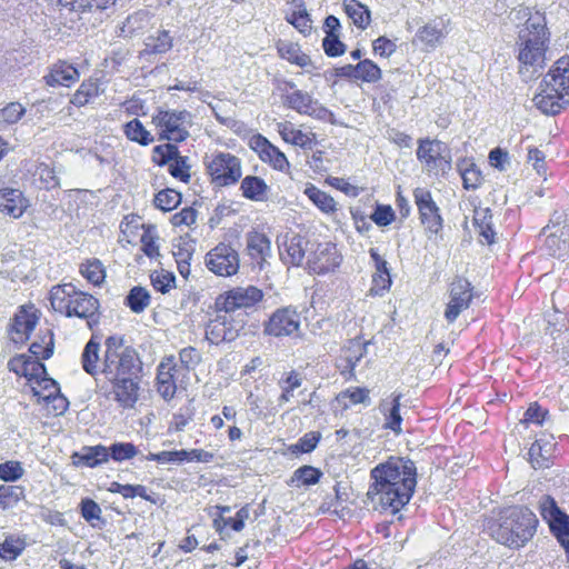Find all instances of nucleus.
Segmentation results:
<instances>
[{"label": "nucleus", "instance_id": "59", "mask_svg": "<svg viewBox=\"0 0 569 569\" xmlns=\"http://www.w3.org/2000/svg\"><path fill=\"white\" fill-rule=\"evenodd\" d=\"M302 383L301 378L295 371H291L286 380L280 383L282 392L278 399L279 406L288 402L293 397L295 389L299 388Z\"/></svg>", "mask_w": 569, "mask_h": 569}, {"label": "nucleus", "instance_id": "39", "mask_svg": "<svg viewBox=\"0 0 569 569\" xmlns=\"http://www.w3.org/2000/svg\"><path fill=\"white\" fill-rule=\"evenodd\" d=\"M81 276L93 286H101L106 279V270L99 259H89L80 264Z\"/></svg>", "mask_w": 569, "mask_h": 569}, {"label": "nucleus", "instance_id": "3", "mask_svg": "<svg viewBox=\"0 0 569 569\" xmlns=\"http://www.w3.org/2000/svg\"><path fill=\"white\" fill-rule=\"evenodd\" d=\"M371 483L367 496L383 510L396 513L413 496L417 486V467L407 458L390 457L370 471Z\"/></svg>", "mask_w": 569, "mask_h": 569}, {"label": "nucleus", "instance_id": "6", "mask_svg": "<svg viewBox=\"0 0 569 569\" xmlns=\"http://www.w3.org/2000/svg\"><path fill=\"white\" fill-rule=\"evenodd\" d=\"M152 123L159 129L158 140L178 143L189 137L192 114L187 110L158 108L157 112L152 116Z\"/></svg>", "mask_w": 569, "mask_h": 569}, {"label": "nucleus", "instance_id": "23", "mask_svg": "<svg viewBox=\"0 0 569 569\" xmlns=\"http://www.w3.org/2000/svg\"><path fill=\"white\" fill-rule=\"evenodd\" d=\"M28 200L22 192L13 188L0 190V212L13 218H19L28 208Z\"/></svg>", "mask_w": 569, "mask_h": 569}, {"label": "nucleus", "instance_id": "35", "mask_svg": "<svg viewBox=\"0 0 569 569\" xmlns=\"http://www.w3.org/2000/svg\"><path fill=\"white\" fill-rule=\"evenodd\" d=\"M401 398H402L401 393H393L389 408H387L386 402H382L380 405V409L386 417L385 427L392 430L396 433H399L401 431V422H402V418L400 416Z\"/></svg>", "mask_w": 569, "mask_h": 569}, {"label": "nucleus", "instance_id": "29", "mask_svg": "<svg viewBox=\"0 0 569 569\" xmlns=\"http://www.w3.org/2000/svg\"><path fill=\"white\" fill-rule=\"evenodd\" d=\"M473 224L476 226L479 236L488 244L495 242V230L492 229V213L490 208L477 207L473 210Z\"/></svg>", "mask_w": 569, "mask_h": 569}, {"label": "nucleus", "instance_id": "45", "mask_svg": "<svg viewBox=\"0 0 569 569\" xmlns=\"http://www.w3.org/2000/svg\"><path fill=\"white\" fill-rule=\"evenodd\" d=\"M201 353L194 347L188 346L179 351V369L183 371V378H188L191 370L201 362Z\"/></svg>", "mask_w": 569, "mask_h": 569}, {"label": "nucleus", "instance_id": "64", "mask_svg": "<svg viewBox=\"0 0 569 569\" xmlns=\"http://www.w3.org/2000/svg\"><path fill=\"white\" fill-rule=\"evenodd\" d=\"M322 48L329 57H339L346 51V44L340 41L339 34L333 33H329V36L323 38Z\"/></svg>", "mask_w": 569, "mask_h": 569}, {"label": "nucleus", "instance_id": "49", "mask_svg": "<svg viewBox=\"0 0 569 569\" xmlns=\"http://www.w3.org/2000/svg\"><path fill=\"white\" fill-rule=\"evenodd\" d=\"M137 453L138 449L131 442H116L107 447L108 460L112 459L117 462L132 459Z\"/></svg>", "mask_w": 569, "mask_h": 569}, {"label": "nucleus", "instance_id": "34", "mask_svg": "<svg viewBox=\"0 0 569 569\" xmlns=\"http://www.w3.org/2000/svg\"><path fill=\"white\" fill-rule=\"evenodd\" d=\"M277 51L282 59L301 68L311 64L310 57L302 52L297 43L280 41L277 44Z\"/></svg>", "mask_w": 569, "mask_h": 569}, {"label": "nucleus", "instance_id": "4", "mask_svg": "<svg viewBox=\"0 0 569 569\" xmlns=\"http://www.w3.org/2000/svg\"><path fill=\"white\" fill-rule=\"evenodd\" d=\"M538 523L536 513L528 507L510 506L486 517L482 527L497 543L519 550L533 538Z\"/></svg>", "mask_w": 569, "mask_h": 569}, {"label": "nucleus", "instance_id": "25", "mask_svg": "<svg viewBox=\"0 0 569 569\" xmlns=\"http://www.w3.org/2000/svg\"><path fill=\"white\" fill-rule=\"evenodd\" d=\"M73 463L94 468L108 462L107 447L102 445L86 446L72 455Z\"/></svg>", "mask_w": 569, "mask_h": 569}, {"label": "nucleus", "instance_id": "1", "mask_svg": "<svg viewBox=\"0 0 569 569\" xmlns=\"http://www.w3.org/2000/svg\"><path fill=\"white\" fill-rule=\"evenodd\" d=\"M100 372L106 381L97 386V392L112 400L123 409L132 408L138 401L142 362L131 346H124L121 335L109 336Z\"/></svg>", "mask_w": 569, "mask_h": 569}, {"label": "nucleus", "instance_id": "51", "mask_svg": "<svg viewBox=\"0 0 569 569\" xmlns=\"http://www.w3.org/2000/svg\"><path fill=\"white\" fill-rule=\"evenodd\" d=\"M178 153L179 149L176 146V142L159 144L152 149V161L156 164L163 167L166 164H169L172 161V159L177 158Z\"/></svg>", "mask_w": 569, "mask_h": 569}, {"label": "nucleus", "instance_id": "61", "mask_svg": "<svg viewBox=\"0 0 569 569\" xmlns=\"http://www.w3.org/2000/svg\"><path fill=\"white\" fill-rule=\"evenodd\" d=\"M287 21L303 34H308L311 31L312 21L306 9L293 11L290 16L287 17Z\"/></svg>", "mask_w": 569, "mask_h": 569}, {"label": "nucleus", "instance_id": "53", "mask_svg": "<svg viewBox=\"0 0 569 569\" xmlns=\"http://www.w3.org/2000/svg\"><path fill=\"white\" fill-rule=\"evenodd\" d=\"M189 170L190 166L188 164V157L180 156V152L178 153V157L172 159L168 164L169 173L184 183H188L191 178Z\"/></svg>", "mask_w": 569, "mask_h": 569}, {"label": "nucleus", "instance_id": "46", "mask_svg": "<svg viewBox=\"0 0 569 569\" xmlns=\"http://www.w3.org/2000/svg\"><path fill=\"white\" fill-rule=\"evenodd\" d=\"M305 193L323 212L328 213L336 210L333 198L316 186L307 187Z\"/></svg>", "mask_w": 569, "mask_h": 569}, {"label": "nucleus", "instance_id": "5", "mask_svg": "<svg viewBox=\"0 0 569 569\" xmlns=\"http://www.w3.org/2000/svg\"><path fill=\"white\" fill-rule=\"evenodd\" d=\"M50 303L54 311L67 317L84 319L90 329L99 323V300L77 290L72 283L54 286L50 290Z\"/></svg>", "mask_w": 569, "mask_h": 569}, {"label": "nucleus", "instance_id": "17", "mask_svg": "<svg viewBox=\"0 0 569 569\" xmlns=\"http://www.w3.org/2000/svg\"><path fill=\"white\" fill-rule=\"evenodd\" d=\"M27 369L24 378L30 382H34L37 386L47 390L48 393L44 396V399L49 401L50 399L58 400V408L63 412L68 407V401L63 397H56L54 395L59 392L58 383L47 376L46 366L39 361V359H33L31 356H28Z\"/></svg>", "mask_w": 569, "mask_h": 569}, {"label": "nucleus", "instance_id": "48", "mask_svg": "<svg viewBox=\"0 0 569 569\" xmlns=\"http://www.w3.org/2000/svg\"><path fill=\"white\" fill-rule=\"evenodd\" d=\"M172 48V38L169 32L159 31L157 36H149L146 40V51L148 53H164Z\"/></svg>", "mask_w": 569, "mask_h": 569}, {"label": "nucleus", "instance_id": "16", "mask_svg": "<svg viewBox=\"0 0 569 569\" xmlns=\"http://www.w3.org/2000/svg\"><path fill=\"white\" fill-rule=\"evenodd\" d=\"M449 298L445 319L452 323L463 310L470 307L473 298L471 283L465 278L457 277L450 284Z\"/></svg>", "mask_w": 569, "mask_h": 569}, {"label": "nucleus", "instance_id": "63", "mask_svg": "<svg viewBox=\"0 0 569 569\" xmlns=\"http://www.w3.org/2000/svg\"><path fill=\"white\" fill-rule=\"evenodd\" d=\"M221 335H223V326L221 323L220 312L211 319L206 327V339L211 345H220L224 342V339H221Z\"/></svg>", "mask_w": 569, "mask_h": 569}, {"label": "nucleus", "instance_id": "28", "mask_svg": "<svg viewBox=\"0 0 569 569\" xmlns=\"http://www.w3.org/2000/svg\"><path fill=\"white\" fill-rule=\"evenodd\" d=\"M277 130L281 138L293 146L301 147L303 149H311L315 140V134H307L299 129H296L289 121L279 122Z\"/></svg>", "mask_w": 569, "mask_h": 569}, {"label": "nucleus", "instance_id": "27", "mask_svg": "<svg viewBox=\"0 0 569 569\" xmlns=\"http://www.w3.org/2000/svg\"><path fill=\"white\" fill-rule=\"evenodd\" d=\"M555 443L538 439L529 448V461L535 469L548 468L553 457Z\"/></svg>", "mask_w": 569, "mask_h": 569}, {"label": "nucleus", "instance_id": "40", "mask_svg": "<svg viewBox=\"0 0 569 569\" xmlns=\"http://www.w3.org/2000/svg\"><path fill=\"white\" fill-rule=\"evenodd\" d=\"M126 137L141 146H148L154 141L153 136L143 127L139 119H132L124 124Z\"/></svg>", "mask_w": 569, "mask_h": 569}, {"label": "nucleus", "instance_id": "12", "mask_svg": "<svg viewBox=\"0 0 569 569\" xmlns=\"http://www.w3.org/2000/svg\"><path fill=\"white\" fill-rule=\"evenodd\" d=\"M207 268L219 277H231L240 267L239 254L230 244L219 243L212 248L204 259Z\"/></svg>", "mask_w": 569, "mask_h": 569}, {"label": "nucleus", "instance_id": "36", "mask_svg": "<svg viewBox=\"0 0 569 569\" xmlns=\"http://www.w3.org/2000/svg\"><path fill=\"white\" fill-rule=\"evenodd\" d=\"M343 10L359 29H366L371 20L369 9L357 0H345Z\"/></svg>", "mask_w": 569, "mask_h": 569}, {"label": "nucleus", "instance_id": "60", "mask_svg": "<svg viewBox=\"0 0 569 569\" xmlns=\"http://www.w3.org/2000/svg\"><path fill=\"white\" fill-rule=\"evenodd\" d=\"M1 509H7L11 505L17 503L24 496V489L20 486L0 485Z\"/></svg>", "mask_w": 569, "mask_h": 569}, {"label": "nucleus", "instance_id": "43", "mask_svg": "<svg viewBox=\"0 0 569 569\" xmlns=\"http://www.w3.org/2000/svg\"><path fill=\"white\" fill-rule=\"evenodd\" d=\"M150 295L143 287H133L126 297L124 305L134 313H141L150 305Z\"/></svg>", "mask_w": 569, "mask_h": 569}, {"label": "nucleus", "instance_id": "21", "mask_svg": "<svg viewBox=\"0 0 569 569\" xmlns=\"http://www.w3.org/2000/svg\"><path fill=\"white\" fill-rule=\"evenodd\" d=\"M39 317L36 310L20 307L9 327V338L16 345H23L38 323Z\"/></svg>", "mask_w": 569, "mask_h": 569}, {"label": "nucleus", "instance_id": "47", "mask_svg": "<svg viewBox=\"0 0 569 569\" xmlns=\"http://www.w3.org/2000/svg\"><path fill=\"white\" fill-rule=\"evenodd\" d=\"M24 549L26 542L23 539L13 536L7 537L4 541L0 543V558L7 561L14 560Z\"/></svg>", "mask_w": 569, "mask_h": 569}, {"label": "nucleus", "instance_id": "8", "mask_svg": "<svg viewBox=\"0 0 569 569\" xmlns=\"http://www.w3.org/2000/svg\"><path fill=\"white\" fill-rule=\"evenodd\" d=\"M416 156L429 176H445L451 170V151L440 140L419 139Z\"/></svg>", "mask_w": 569, "mask_h": 569}, {"label": "nucleus", "instance_id": "19", "mask_svg": "<svg viewBox=\"0 0 569 569\" xmlns=\"http://www.w3.org/2000/svg\"><path fill=\"white\" fill-rule=\"evenodd\" d=\"M311 243L312 241L299 233H286L278 239L282 261L292 266H300L306 253H309Z\"/></svg>", "mask_w": 569, "mask_h": 569}, {"label": "nucleus", "instance_id": "9", "mask_svg": "<svg viewBox=\"0 0 569 569\" xmlns=\"http://www.w3.org/2000/svg\"><path fill=\"white\" fill-rule=\"evenodd\" d=\"M538 510L543 521L548 523L549 530L565 549L569 561V515L557 503L555 498L543 495L538 501Z\"/></svg>", "mask_w": 569, "mask_h": 569}, {"label": "nucleus", "instance_id": "15", "mask_svg": "<svg viewBox=\"0 0 569 569\" xmlns=\"http://www.w3.org/2000/svg\"><path fill=\"white\" fill-rule=\"evenodd\" d=\"M300 316L296 309L283 307L277 309L264 323L263 332L272 337H291L298 333Z\"/></svg>", "mask_w": 569, "mask_h": 569}, {"label": "nucleus", "instance_id": "52", "mask_svg": "<svg viewBox=\"0 0 569 569\" xmlns=\"http://www.w3.org/2000/svg\"><path fill=\"white\" fill-rule=\"evenodd\" d=\"M322 476V472L311 466H303L298 468L291 478V483L298 482L303 486H311L317 483Z\"/></svg>", "mask_w": 569, "mask_h": 569}, {"label": "nucleus", "instance_id": "14", "mask_svg": "<svg viewBox=\"0 0 569 569\" xmlns=\"http://www.w3.org/2000/svg\"><path fill=\"white\" fill-rule=\"evenodd\" d=\"M413 198L422 226L428 232L437 234L442 229L443 220L431 192L426 188H416Z\"/></svg>", "mask_w": 569, "mask_h": 569}, {"label": "nucleus", "instance_id": "37", "mask_svg": "<svg viewBox=\"0 0 569 569\" xmlns=\"http://www.w3.org/2000/svg\"><path fill=\"white\" fill-rule=\"evenodd\" d=\"M458 170L462 178V184L465 189L476 190L482 183V174L481 171L477 168V166L470 160H462L458 162Z\"/></svg>", "mask_w": 569, "mask_h": 569}, {"label": "nucleus", "instance_id": "22", "mask_svg": "<svg viewBox=\"0 0 569 569\" xmlns=\"http://www.w3.org/2000/svg\"><path fill=\"white\" fill-rule=\"evenodd\" d=\"M80 73L71 63L59 60L49 68L43 80L49 87H70L79 80Z\"/></svg>", "mask_w": 569, "mask_h": 569}, {"label": "nucleus", "instance_id": "50", "mask_svg": "<svg viewBox=\"0 0 569 569\" xmlns=\"http://www.w3.org/2000/svg\"><path fill=\"white\" fill-rule=\"evenodd\" d=\"M181 202V194L173 189L159 191L153 200L156 208L162 211H171Z\"/></svg>", "mask_w": 569, "mask_h": 569}, {"label": "nucleus", "instance_id": "10", "mask_svg": "<svg viewBox=\"0 0 569 569\" xmlns=\"http://www.w3.org/2000/svg\"><path fill=\"white\" fill-rule=\"evenodd\" d=\"M207 170L211 182L216 187H228L237 183L241 178V161L229 152H217L212 154L207 163Z\"/></svg>", "mask_w": 569, "mask_h": 569}, {"label": "nucleus", "instance_id": "7", "mask_svg": "<svg viewBox=\"0 0 569 569\" xmlns=\"http://www.w3.org/2000/svg\"><path fill=\"white\" fill-rule=\"evenodd\" d=\"M282 102L286 107L297 111L300 114L312 117L317 120L335 122L333 113L322 106L311 94L299 90L291 81H286L283 88H280Z\"/></svg>", "mask_w": 569, "mask_h": 569}, {"label": "nucleus", "instance_id": "56", "mask_svg": "<svg viewBox=\"0 0 569 569\" xmlns=\"http://www.w3.org/2000/svg\"><path fill=\"white\" fill-rule=\"evenodd\" d=\"M260 159L261 161L269 163L276 170L286 171L289 169V161L287 157L273 144Z\"/></svg>", "mask_w": 569, "mask_h": 569}, {"label": "nucleus", "instance_id": "26", "mask_svg": "<svg viewBox=\"0 0 569 569\" xmlns=\"http://www.w3.org/2000/svg\"><path fill=\"white\" fill-rule=\"evenodd\" d=\"M366 353L367 343L359 339L350 340L348 347L343 350V355L340 358V361L343 362L339 365L341 373L346 375L348 372L350 376H352L356 366L366 356Z\"/></svg>", "mask_w": 569, "mask_h": 569}, {"label": "nucleus", "instance_id": "57", "mask_svg": "<svg viewBox=\"0 0 569 569\" xmlns=\"http://www.w3.org/2000/svg\"><path fill=\"white\" fill-rule=\"evenodd\" d=\"M417 39L428 48H435L443 37L442 30L433 24H426L417 32Z\"/></svg>", "mask_w": 569, "mask_h": 569}, {"label": "nucleus", "instance_id": "44", "mask_svg": "<svg viewBox=\"0 0 569 569\" xmlns=\"http://www.w3.org/2000/svg\"><path fill=\"white\" fill-rule=\"evenodd\" d=\"M356 80L375 83L381 79V69L370 59L360 60L356 64Z\"/></svg>", "mask_w": 569, "mask_h": 569}, {"label": "nucleus", "instance_id": "54", "mask_svg": "<svg viewBox=\"0 0 569 569\" xmlns=\"http://www.w3.org/2000/svg\"><path fill=\"white\" fill-rule=\"evenodd\" d=\"M24 475V469L20 461L8 460L0 463V479L4 482H14L21 479Z\"/></svg>", "mask_w": 569, "mask_h": 569}, {"label": "nucleus", "instance_id": "62", "mask_svg": "<svg viewBox=\"0 0 569 569\" xmlns=\"http://www.w3.org/2000/svg\"><path fill=\"white\" fill-rule=\"evenodd\" d=\"M157 240V236H156V230L153 227L149 226L143 234L141 236V249L143 251V253L149 257V258H154V257H158L159 256V247L156 242Z\"/></svg>", "mask_w": 569, "mask_h": 569}, {"label": "nucleus", "instance_id": "42", "mask_svg": "<svg viewBox=\"0 0 569 569\" xmlns=\"http://www.w3.org/2000/svg\"><path fill=\"white\" fill-rule=\"evenodd\" d=\"M100 94L98 80L89 79L83 81L71 98V103L82 107Z\"/></svg>", "mask_w": 569, "mask_h": 569}, {"label": "nucleus", "instance_id": "58", "mask_svg": "<svg viewBox=\"0 0 569 569\" xmlns=\"http://www.w3.org/2000/svg\"><path fill=\"white\" fill-rule=\"evenodd\" d=\"M369 399V390L366 388H350L341 391L337 400L343 401L345 407L349 405L365 403Z\"/></svg>", "mask_w": 569, "mask_h": 569}, {"label": "nucleus", "instance_id": "24", "mask_svg": "<svg viewBox=\"0 0 569 569\" xmlns=\"http://www.w3.org/2000/svg\"><path fill=\"white\" fill-rule=\"evenodd\" d=\"M543 79L569 101V57L558 59Z\"/></svg>", "mask_w": 569, "mask_h": 569}, {"label": "nucleus", "instance_id": "30", "mask_svg": "<svg viewBox=\"0 0 569 569\" xmlns=\"http://www.w3.org/2000/svg\"><path fill=\"white\" fill-rule=\"evenodd\" d=\"M54 349V336L52 330H40L37 339L30 345V353L37 358L47 360L52 357Z\"/></svg>", "mask_w": 569, "mask_h": 569}, {"label": "nucleus", "instance_id": "33", "mask_svg": "<svg viewBox=\"0 0 569 569\" xmlns=\"http://www.w3.org/2000/svg\"><path fill=\"white\" fill-rule=\"evenodd\" d=\"M268 189L269 187L264 180L256 176L244 177L240 184L242 196L252 201L264 200Z\"/></svg>", "mask_w": 569, "mask_h": 569}, {"label": "nucleus", "instance_id": "11", "mask_svg": "<svg viewBox=\"0 0 569 569\" xmlns=\"http://www.w3.org/2000/svg\"><path fill=\"white\" fill-rule=\"evenodd\" d=\"M262 298V290L254 286L236 287L217 297L216 309L218 312L231 311L234 313L238 309L253 307L260 302Z\"/></svg>", "mask_w": 569, "mask_h": 569}, {"label": "nucleus", "instance_id": "20", "mask_svg": "<svg viewBox=\"0 0 569 569\" xmlns=\"http://www.w3.org/2000/svg\"><path fill=\"white\" fill-rule=\"evenodd\" d=\"M532 101L542 113L551 116L560 113L563 108L569 106L566 97L545 79L540 83V91L533 97Z\"/></svg>", "mask_w": 569, "mask_h": 569}, {"label": "nucleus", "instance_id": "38", "mask_svg": "<svg viewBox=\"0 0 569 569\" xmlns=\"http://www.w3.org/2000/svg\"><path fill=\"white\" fill-rule=\"evenodd\" d=\"M58 2L70 11L84 12L108 9L116 3V0H58Z\"/></svg>", "mask_w": 569, "mask_h": 569}, {"label": "nucleus", "instance_id": "32", "mask_svg": "<svg viewBox=\"0 0 569 569\" xmlns=\"http://www.w3.org/2000/svg\"><path fill=\"white\" fill-rule=\"evenodd\" d=\"M221 323L223 326V335H221V339H224V342H231L236 340L243 329L246 319L244 315L239 313L234 316L231 311H221Z\"/></svg>", "mask_w": 569, "mask_h": 569}, {"label": "nucleus", "instance_id": "31", "mask_svg": "<svg viewBox=\"0 0 569 569\" xmlns=\"http://www.w3.org/2000/svg\"><path fill=\"white\" fill-rule=\"evenodd\" d=\"M99 351L100 343L96 340V337L92 336L91 339L86 343L81 353L82 369L91 377H96L99 373Z\"/></svg>", "mask_w": 569, "mask_h": 569}, {"label": "nucleus", "instance_id": "55", "mask_svg": "<svg viewBox=\"0 0 569 569\" xmlns=\"http://www.w3.org/2000/svg\"><path fill=\"white\" fill-rule=\"evenodd\" d=\"M151 284L152 287L161 292L167 293L170 291L171 288L174 287L176 277L172 272L161 270V271H154L150 276Z\"/></svg>", "mask_w": 569, "mask_h": 569}, {"label": "nucleus", "instance_id": "13", "mask_svg": "<svg viewBox=\"0 0 569 569\" xmlns=\"http://www.w3.org/2000/svg\"><path fill=\"white\" fill-rule=\"evenodd\" d=\"M342 257L335 243L330 241L316 242L310 244L307 263L309 269L318 274L335 271L341 263Z\"/></svg>", "mask_w": 569, "mask_h": 569}, {"label": "nucleus", "instance_id": "18", "mask_svg": "<svg viewBox=\"0 0 569 569\" xmlns=\"http://www.w3.org/2000/svg\"><path fill=\"white\" fill-rule=\"evenodd\" d=\"M183 378L174 356L162 358L157 368V391L164 400H171L177 392V383Z\"/></svg>", "mask_w": 569, "mask_h": 569}, {"label": "nucleus", "instance_id": "41", "mask_svg": "<svg viewBox=\"0 0 569 569\" xmlns=\"http://www.w3.org/2000/svg\"><path fill=\"white\" fill-rule=\"evenodd\" d=\"M247 249L250 257L258 262L270 253V240L262 233H253L248 238Z\"/></svg>", "mask_w": 569, "mask_h": 569}, {"label": "nucleus", "instance_id": "2", "mask_svg": "<svg viewBox=\"0 0 569 569\" xmlns=\"http://www.w3.org/2000/svg\"><path fill=\"white\" fill-rule=\"evenodd\" d=\"M511 14L517 27L515 52L518 72L523 79H531L546 67L551 32L545 13L540 11L519 7Z\"/></svg>", "mask_w": 569, "mask_h": 569}]
</instances>
